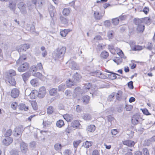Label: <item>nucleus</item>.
Instances as JSON below:
<instances>
[{
    "label": "nucleus",
    "instance_id": "nucleus-1",
    "mask_svg": "<svg viewBox=\"0 0 155 155\" xmlns=\"http://www.w3.org/2000/svg\"><path fill=\"white\" fill-rule=\"evenodd\" d=\"M66 48L65 47H62L58 48L54 52L53 56L56 59L63 58L66 52Z\"/></svg>",
    "mask_w": 155,
    "mask_h": 155
},
{
    "label": "nucleus",
    "instance_id": "nucleus-2",
    "mask_svg": "<svg viewBox=\"0 0 155 155\" xmlns=\"http://www.w3.org/2000/svg\"><path fill=\"white\" fill-rule=\"evenodd\" d=\"M91 87V84L90 83H86L85 84L84 86L83 87V89H81L79 87H76L74 89V92L76 94H85L89 91Z\"/></svg>",
    "mask_w": 155,
    "mask_h": 155
},
{
    "label": "nucleus",
    "instance_id": "nucleus-3",
    "mask_svg": "<svg viewBox=\"0 0 155 155\" xmlns=\"http://www.w3.org/2000/svg\"><path fill=\"white\" fill-rule=\"evenodd\" d=\"M19 66L18 68V71L21 72H24L27 71L29 69L30 66L28 63L26 62L22 63H17Z\"/></svg>",
    "mask_w": 155,
    "mask_h": 155
},
{
    "label": "nucleus",
    "instance_id": "nucleus-4",
    "mask_svg": "<svg viewBox=\"0 0 155 155\" xmlns=\"http://www.w3.org/2000/svg\"><path fill=\"white\" fill-rule=\"evenodd\" d=\"M23 131V127L21 125L16 127L14 129V135L15 137L21 136Z\"/></svg>",
    "mask_w": 155,
    "mask_h": 155
},
{
    "label": "nucleus",
    "instance_id": "nucleus-5",
    "mask_svg": "<svg viewBox=\"0 0 155 155\" xmlns=\"http://www.w3.org/2000/svg\"><path fill=\"white\" fill-rule=\"evenodd\" d=\"M90 74L92 76H96L101 78H105V76L104 75L98 70L91 72Z\"/></svg>",
    "mask_w": 155,
    "mask_h": 155
},
{
    "label": "nucleus",
    "instance_id": "nucleus-6",
    "mask_svg": "<svg viewBox=\"0 0 155 155\" xmlns=\"http://www.w3.org/2000/svg\"><path fill=\"white\" fill-rule=\"evenodd\" d=\"M46 93L45 88L44 87H42L39 89L37 96L39 97L42 98L44 97Z\"/></svg>",
    "mask_w": 155,
    "mask_h": 155
},
{
    "label": "nucleus",
    "instance_id": "nucleus-7",
    "mask_svg": "<svg viewBox=\"0 0 155 155\" xmlns=\"http://www.w3.org/2000/svg\"><path fill=\"white\" fill-rule=\"evenodd\" d=\"M140 119V116L138 114H136L134 115L133 116L131 120L132 124L134 125L137 124L139 123V120Z\"/></svg>",
    "mask_w": 155,
    "mask_h": 155
},
{
    "label": "nucleus",
    "instance_id": "nucleus-8",
    "mask_svg": "<svg viewBox=\"0 0 155 155\" xmlns=\"http://www.w3.org/2000/svg\"><path fill=\"white\" fill-rule=\"evenodd\" d=\"M16 75V71L12 69H10L6 72V78H13Z\"/></svg>",
    "mask_w": 155,
    "mask_h": 155
},
{
    "label": "nucleus",
    "instance_id": "nucleus-9",
    "mask_svg": "<svg viewBox=\"0 0 155 155\" xmlns=\"http://www.w3.org/2000/svg\"><path fill=\"white\" fill-rule=\"evenodd\" d=\"M18 6L21 13L23 14H25L27 12L25 8L26 5L23 2H21L20 3Z\"/></svg>",
    "mask_w": 155,
    "mask_h": 155
},
{
    "label": "nucleus",
    "instance_id": "nucleus-10",
    "mask_svg": "<svg viewBox=\"0 0 155 155\" xmlns=\"http://www.w3.org/2000/svg\"><path fill=\"white\" fill-rule=\"evenodd\" d=\"M19 94V91L17 88H14L12 90L11 96L13 98H15L18 97Z\"/></svg>",
    "mask_w": 155,
    "mask_h": 155
},
{
    "label": "nucleus",
    "instance_id": "nucleus-11",
    "mask_svg": "<svg viewBox=\"0 0 155 155\" xmlns=\"http://www.w3.org/2000/svg\"><path fill=\"white\" fill-rule=\"evenodd\" d=\"M20 148L21 151L22 153H25L28 150V146L27 144L24 142L20 143Z\"/></svg>",
    "mask_w": 155,
    "mask_h": 155
},
{
    "label": "nucleus",
    "instance_id": "nucleus-12",
    "mask_svg": "<svg viewBox=\"0 0 155 155\" xmlns=\"http://www.w3.org/2000/svg\"><path fill=\"white\" fill-rule=\"evenodd\" d=\"M13 140V139L11 137H6L3 140L2 143L3 144L6 146H8L12 143Z\"/></svg>",
    "mask_w": 155,
    "mask_h": 155
},
{
    "label": "nucleus",
    "instance_id": "nucleus-13",
    "mask_svg": "<svg viewBox=\"0 0 155 155\" xmlns=\"http://www.w3.org/2000/svg\"><path fill=\"white\" fill-rule=\"evenodd\" d=\"M104 12L102 15L101 14H100L98 12L94 11V17L96 20H100L102 18Z\"/></svg>",
    "mask_w": 155,
    "mask_h": 155
},
{
    "label": "nucleus",
    "instance_id": "nucleus-14",
    "mask_svg": "<svg viewBox=\"0 0 155 155\" xmlns=\"http://www.w3.org/2000/svg\"><path fill=\"white\" fill-rule=\"evenodd\" d=\"M69 67L72 70H78L79 67L77 64L74 61H68Z\"/></svg>",
    "mask_w": 155,
    "mask_h": 155
},
{
    "label": "nucleus",
    "instance_id": "nucleus-15",
    "mask_svg": "<svg viewBox=\"0 0 155 155\" xmlns=\"http://www.w3.org/2000/svg\"><path fill=\"white\" fill-rule=\"evenodd\" d=\"M30 45L28 44H25L20 45L19 46L20 51H25L26 50L29 49Z\"/></svg>",
    "mask_w": 155,
    "mask_h": 155
},
{
    "label": "nucleus",
    "instance_id": "nucleus-16",
    "mask_svg": "<svg viewBox=\"0 0 155 155\" xmlns=\"http://www.w3.org/2000/svg\"><path fill=\"white\" fill-rule=\"evenodd\" d=\"M81 78V76L76 72L73 76L72 81L75 83L76 82L79 81Z\"/></svg>",
    "mask_w": 155,
    "mask_h": 155
},
{
    "label": "nucleus",
    "instance_id": "nucleus-17",
    "mask_svg": "<svg viewBox=\"0 0 155 155\" xmlns=\"http://www.w3.org/2000/svg\"><path fill=\"white\" fill-rule=\"evenodd\" d=\"M5 80L12 86H15L16 84V82L13 77L6 78Z\"/></svg>",
    "mask_w": 155,
    "mask_h": 155
},
{
    "label": "nucleus",
    "instance_id": "nucleus-18",
    "mask_svg": "<svg viewBox=\"0 0 155 155\" xmlns=\"http://www.w3.org/2000/svg\"><path fill=\"white\" fill-rule=\"evenodd\" d=\"M27 58L26 55L25 54H22L20 56L18 59L17 61V63H20L24 62L23 60H26Z\"/></svg>",
    "mask_w": 155,
    "mask_h": 155
},
{
    "label": "nucleus",
    "instance_id": "nucleus-19",
    "mask_svg": "<svg viewBox=\"0 0 155 155\" xmlns=\"http://www.w3.org/2000/svg\"><path fill=\"white\" fill-rule=\"evenodd\" d=\"M123 144L128 146L132 147L134 146L135 143L133 141L131 140H127L123 142Z\"/></svg>",
    "mask_w": 155,
    "mask_h": 155
},
{
    "label": "nucleus",
    "instance_id": "nucleus-20",
    "mask_svg": "<svg viewBox=\"0 0 155 155\" xmlns=\"http://www.w3.org/2000/svg\"><path fill=\"white\" fill-rule=\"evenodd\" d=\"M32 0V2L33 4L36 5V7L40 8L42 5V3L41 1L38 0Z\"/></svg>",
    "mask_w": 155,
    "mask_h": 155
},
{
    "label": "nucleus",
    "instance_id": "nucleus-21",
    "mask_svg": "<svg viewBox=\"0 0 155 155\" xmlns=\"http://www.w3.org/2000/svg\"><path fill=\"white\" fill-rule=\"evenodd\" d=\"M71 12V9L65 8H64L62 12L63 15L65 17L68 16Z\"/></svg>",
    "mask_w": 155,
    "mask_h": 155
},
{
    "label": "nucleus",
    "instance_id": "nucleus-22",
    "mask_svg": "<svg viewBox=\"0 0 155 155\" xmlns=\"http://www.w3.org/2000/svg\"><path fill=\"white\" fill-rule=\"evenodd\" d=\"M90 97L88 95L84 96L81 98V100L84 104H87L90 101Z\"/></svg>",
    "mask_w": 155,
    "mask_h": 155
},
{
    "label": "nucleus",
    "instance_id": "nucleus-23",
    "mask_svg": "<svg viewBox=\"0 0 155 155\" xmlns=\"http://www.w3.org/2000/svg\"><path fill=\"white\" fill-rule=\"evenodd\" d=\"M95 129L96 127L94 125H91L87 126L86 130L87 132H93L95 131Z\"/></svg>",
    "mask_w": 155,
    "mask_h": 155
},
{
    "label": "nucleus",
    "instance_id": "nucleus-24",
    "mask_svg": "<svg viewBox=\"0 0 155 155\" xmlns=\"http://www.w3.org/2000/svg\"><path fill=\"white\" fill-rule=\"evenodd\" d=\"M92 144V142L89 141L87 140L83 143L82 146H84L86 148H88L90 147H91Z\"/></svg>",
    "mask_w": 155,
    "mask_h": 155
},
{
    "label": "nucleus",
    "instance_id": "nucleus-25",
    "mask_svg": "<svg viewBox=\"0 0 155 155\" xmlns=\"http://www.w3.org/2000/svg\"><path fill=\"white\" fill-rule=\"evenodd\" d=\"M60 20L61 22L64 24H67L68 22V19L66 18H65L63 15H61L60 17Z\"/></svg>",
    "mask_w": 155,
    "mask_h": 155
},
{
    "label": "nucleus",
    "instance_id": "nucleus-26",
    "mask_svg": "<svg viewBox=\"0 0 155 155\" xmlns=\"http://www.w3.org/2000/svg\"><path fill=\"white\" fill-rule=\"evenodd\" d=\"M109 55L108 53L105 51H104L101 53L100 56L101 58L105 59H107Z\"/></svg>",
    "mask_w": 155,
    "mask_h": 155
},
{
    "label": "nucleus",
    "instance_id": "nucleus-27",
    "mask_svg": "<svg viewBox=\"0 0 155 155\" xmlns=\"http://www.w3.org/2000/svg\"><path fill=\"white\" fill-rule=\"evenodd\" d=\"M21 76L23 81L25 82L29 78L30 74L28 72H26L23 74Z\"/></svg>",
    "mask_w": 155,
    "mask_h": 155
},
{
    "label": "nucleus",
    "instance_id": "nucleus-28",
    "mask_svg": "<svg viewBox=\"0 0 155 155\" xmlns=\"http://www.w3.org/2000/svg\"><path fill=\"white\" fill-rule=\"evenodd\" d=\"M33 76L39 78L41 80H43L44 78V76L38 72L34 74Z\"/></svg>",
    "mask_w": 155,
    "mask_h": 155
},
{
    "label": "nucleus",
    "instance_id": "nucleus-29",
    "mask_svg": "<svg viewBox=\"0 0 155 155\" xmlns=\"http://www.w3.org/2000/svg\"><path fill=\"white\" fill-rule=\"evenodd\" d=\"M123 92L121 91H119L117 93L116 96L117 99L119 101H120L122 98Z\"/></svg>",
    "mask_w": 155,
    "mask_h": 155
},
{
    "label": "nucleus",
    "instance_id": "nucleus-30",
    "mask_svg": "<svg viewBox=\"0 0 155 155\" xmlns=\"http://www.w3.org/2000/svg\"><path fill=\"white\" fill-rule=\"evenodd\" d=\"M63 117L68 122L70 121L73 119L72 116L68 114L64 115Z\"/></svg>",
    "mask_w": 155,
    "mask_h": 155
},
{
    "label": "nucleus",
    "instance_id": "nucleus-31",
    "mask_svg": "<svg viewBox=\"0 0 155 155\" xmlns=\"http://www.w3.org/2000/svg\"><path fill=\"white\" fill-rule=\"evenodd\" d=\"M19 109L21 110L27 111L28 109V106H26L25 104L21 103L20 104Z\"/></svg>",
    "mask_w": 155,
    "mask_h": 155
},
{
    "label": "nucleus",
    "instance_id": "nucleus-32",
    "mask_svg": "<svg viewBox=\"0 0 155 155\" xmlns=\"http://www.w3.org/2000/svg\"><path fill=\"white\" fill-rule=\"evenodd\" d=\"M66 85L68 87H70L74 85L75 83L72 80L70 79H69L68 81H66Z\"/></svg>",
    "mask_w": 155,
    "mask_h": 155
},
{
    "label": "nucleus",
    "instance_id": "nucleus-33",
    "mask_svg": "<svg viewBox=\"0 0 155 155\" xmlns=\"http://www.w3.org/2000/svg\"><path fill=\"white\" fill-rule=\"evenodd\" d=\"M64 125V121L61 120H60L56 123V126L59 127H61Z\"/></svg>",
    "mask_w": 155,
    "mask_h": 155
},
{
    "label": "nucleus",
    "instance_id": "nucleus-34",
    "mask_svg": "<svg viewBox=\"0 0 155 155\" xmlns=\"http://www.w3.org/2000/svg\"><path fill=\"white\" fill-rule=\"evenodd\" d=\"M37 95V92L36 91H33L30 94V96L31 98L34 99L35 98Z\"/></svg>",
    "mask_w": 155,
    "mask_h": 155
},
{
    "label": "nucleus",
    "instance_id": "nucleus-35",
    "mask_svg": "<svg viewBox=\"0 0 155 155\" xmlns=\"http://www.w3.org/2000/svg\"><path fill=\"white\" fill-rule=\"evenodd\" d=\"M143 21L142 19H135L134 20V23L136 25L138 26L140 25H142V24L143 23Z\"/></svg>",
    "mask_w": 155,
    "mask_h": 155
},
{
    "label": "nucleus",
    "instance_id": "nucleus-36",
    "mask_svg": "<svg viewBox=\"0 0 155 155\" xmlns=\"http://www.w3.org/2000/svg\"><path fill=\"white\" fill-rule=\"evenodd\" d=\"M57 92V89L53 88L51 89L49 91L50 95L51 96L55 95Z\"/></svg>",
    "mask_w": 155,
    "mask_h": 155
},
{
    "label": "nucleus",
    "instance_id": "nucleus-37",
    "mask_svg": "<svg viewBox=\"0 0 155 155\" xmlns=\"http://www.w3.org/2000/svg\"><path fill=\"white\" fill-rule=\"evenodd\" d=\"M137 29L140 32H143L144 29V26L143 25H140L137 26Z\"/></svg>",
    "mask_w": 155,
    "mask_h": 155
},
{
    "label": "nucleus",
    "instance_id": "nucleus-38",
    "mask_svg": "<svg viewBox=\"0 0 155 155\" xmlns=\"http://www.w3.org/2000/svg\"><path fill=\"white\" fill-rule=\"evenodd\" d=\"M54 110V109L53 107L52 106H50L47 109V112L48 114H51L53 112Z\"/></svg>",
    "mask_w": 155,
    "mask_h": 155
},
{
    "label": "nucleus",
    "instance_id": "nucleus-39",
    "mask_svg": "<svg viewBox=\"0 0 155 155\" xmlns=\"http://www.w3.org/2000/svg\"><path fill=\"white\" fill-rule=\"evenodd\" d=\"M66 86L64 84H62L58 87V90L59 91H63L65 89Z\"/></svg>",
    "mask_w": 155,
    "mask_h": 155
},
{
    "label": "nucleus",
    "instance_id": "nucleus-40",
    "mask_svg": "<svg viewBox=\"0 0 155 155\" xmlns=\"http://www.w3.org/2000/svg\"><path fill=\"white\" fill-rule=\"evenodd\" d=\"M83 119L85 120H90L91 119V116L90 115L86 114L83 116Z\"/></svg>",
    "mask_w": 155,
    "mask_h": 155
},
{
    "label": "nucleus",
    "instance_id": "nucleus-41",
    "mask_svg": "<svg viewBox=\"0 0 155 155\" xmlns=\"http://www.w3.org/2000/svg\"><path fill=\"white\" fill-rule=\"evenodd\" d=\"M143 22L144 23L147 25H149L150 23V18L148 17H146L144 18H143Z\"/></svg>",
    "mask_w": 155,
    "mask_h": 155
},
{
    "label": "nucleus",
    "instance_id": "nucleus-42",
    "mask_svg": "<svg viewBox=\"0 0 155 155\" xmlns=\"http://www.w3.org/2000/svg\"><path fill=\"white\" fill-rule=\"evenodd\" d=\"M119 19L118 18H116L112 19L113 24L114 25H117L119 23Z\"/></svg>",
    "mask_w": 155,
    "mask_h": 155
},
{
    "label": "nucleus",
    "instance_id": "nucleus-43",
    "mask_svg": "<svg viewBox=\"0 0 155 155\" xmlns=\"http://www.w3.org/2000/svg\"><path fill=\"white\" fill-rule=\"evenodd\" d=\"M31 104L33 109L34 110H37V103L35 101H33L31 102Z\"/></svg>",
    "mask_w": 155,
    "mask_h": 155
},
{
    "label": "nucleus",
    "instance_id": "nucleus-44",
    "mask_svg": "<svg viewBox=\"0 0 155 155\" xmlns=\"http://www.w3.org/2000/svg\"><path fill=\"white\" fill-rule=\"evenodd\" d=\"M71 153V151L68 149L65 150L63 152L64 155H70Z\"/></svg>",
    "mask_w": 155,
    "mask_h": 155
},
{
    "label": "nucleus",
    "instance_id": "nucleus-45",
    "mask_svg": "<svg viewBox=\"0 0 155 155\" xmlns=\"http://www.w3.org/2000/svg\"><path fill=\"white\" fill-rule=\"evenodd\" d=\"M142 49V46L138 45H135L133 48V50L134 51L141 50Z\"/></svg>",
    "mask_w": 155,
    "mask_h": 155
},
{
    "label": "nucleus",
    "instance_id": "nucleus-46",
    "mask_svg": "<svg viewBox=\"0 0 155 155\" xmlns=\"http://www.w3.org/2000/svg\"><path fill=\"white\" fill-rule=\"evenodd\" d=\"M68 31L67 30L64 29L63 31H60V34L61 35L62 37H65L68 34Z\"/></svg>",
    "mask_w": 155,
    "mask_h": 155
},
{
    "label": "nucleus",
    "instance_id": "nucleus-47",
    "mask_svg": "<svg viewBox=\"0 0 155 155\" xmlns=\"http://www.w3.org/2000/svg\"><path fill=\"white\" fill-rule=\"evenodd\" d=\"M30 83L33 86L35 87L37 85V81L36 79H33L31 81Z\"/></svg>",
    "mask_w": 155,
    "mask_h": 155
},
{
    "label": "nucleus",
    "instance_id": "nucleus-48",
    "mask_svg": "<svg viewBox=\"0 0 155 155\" xmlns=\"http://www.w3.org/2000/svg\"><path fill=\"white\" fill-rule=\"evenodd\" d=\"M12 133V130L11 129H9L7 130L5 134V137H8L11 135Z\"/></svg>",
    "mask_w": 155,
    "mask_h": 155
},
{
    "label": "nucleus",
    "instance_id": "nucleus-49",
    "mask_svg": "<svg viewBox=\"0 0 155 155\" xmlns=\"http://www.w3.org/2000/svg\"><path fill=\"white\" fill-rule=\"evenodd\" d=\"M36 143L34 141L31 142L30 143V147L34 149L35 147Z\"/></svg>",
    "mask_w": 155,
    "mask_h": 155
},
{
    "label": "nucleus",
    "instance_id": "nucleus-50",
    "mask_svg": "<svg viewBox=\"0 0 155 155\" xmlns=\"http://www.w3.org/2000/svg\"><path fill=\"white\" fill-rule=\"evenodd\" d=\"M61 144L56 143L54 145V148L57 150H60L61 148Z\"/></svg>",
    "mask_w": 155,
    "mask_h": 155
},
{
    "label": "nucleus",
    "instance_id": "nucleus-51",
    "mask_svg": "<svg viewBox=\"0 0 155 155\" xmlns=\"http://www.w3.org/2000/svg\"><path fill=\"white\" fill-rule=\"evenodd\" d=\"M119 19L120 21H123L125 20L127 18V16L125 15H123L122 14L121 15L119 16Z\"/></svg>",
    "mask_w": 155,
    "mask_h": 155
},
{
    "label": "nucleus",
    "instance_id": "nucleus-52",
    "mask_svg": "<svg viewBox=\"0 0 155 155\" xmlns=\"http://www.w3.org/2000/svg\"><path fill=\"white\" fill-rule=\"evenodd\" d=\"M143 114L146 115H150V114L148 112V110L146 108H144L143 109H141Z\"/></svg>",
    "mask_w": 155,
    "mask_h": 155
},
{
    "label": "nucleus",
    "instance_id": "nucleus-53",
    "mask_svg": "<svg viewBox=\"0 0 155 155\" xmlns=\"http://www.w3.org/2000/svg\"><path fill=\"white\" fill-rule=\"evenodd\" d=\"M125 108L126 109V110L127 111H130L132 110L133 108V106L131 105H126V106L125 107Z\"/></svg>",
    "mask_w": 155,
    "mask_h": 155
},
{
    "label": "nucleus",
    "instance_id": "nucleus-54",
    "mask_svg": "<svg viewBox=\"0 0 155 155\" xmlns=\"http://www.w3.org/2000/svg\"><path fill=\"white\" fill-rule=\"evenodd\" d=\"M153 47V45L151 43H148L147 47V49L151 50H152Z\"/></svg>",
    "mask_w": 155,
    "mask_h": 155
},
{
    "label": "nucleus",
    "instance_id": "nucleus-55",
    "mask_svg": "<svg viewBox=\"0 0 155 155\" xmlns=\"http://www.w3.org/2000/svg\"><path fill=\"white\" fill-rule=\"evenodd\" d=\"M128 87L130 89H133L134 88V86L133 85V82L132 81H131L128 83Z\"/></svg>",
    "mask_w": 155,
    "mask_h": 155
},
{
    "label": "nucleus",
    "instance_id": "nucleus-56",
    "mask_svg": "<svg viewBox=\"0 0 155 155\" xmlns=\"http://www.w3.org/2000/svg\"><path fill=\"white\" fill-rule=\"evenodd\" d=\"M144 155H149L148 150L147 148H144L143 150Z\"/></svg>",
    "mask_w": 155,
    "mask_h": 155
},
{
    "label": "nucleus",
    "instance_id": "nucleus-57",
    "mask_svg": "<svg viewBox=\"0 0 155 155\" xmlns=\"http://www.w3.org/2000/svg\"><path fill=\"white\" fill-rule=\"evenodd\" d=\"M119 55L121 58L124 59H125L126 58V57L124 56L123 52L121 50H120V51L119 52Z\"/></svg>",
    "mask_w": 155,
    "mask_h": 155
},
{
    "label": "nucleus",
    "instance_id": "nucleus-58",
    "mask_svg": "<svg viewBox=\"0 0 155 155\" xmlns=\"http://www.w3.org/2000/svg\"><path fill=\"white\" fill-rule=\"evenodd\" d=\"M119 55L121 58L124 59H125L126 58V57L124 56L123 52L121 50H120V51L119 52Z\"/></svg>",
    "mask_w": 155,
    "mask_h": 155
},
{
    "label": "nucleus",
    "instance_id": "nucleus-59",
    "mask_svg": "<svg viewBox=\"0 0 155 155\" xmlns=\"http://www.w3.org/2000/svg\"><path fill=\"white\" fill-rule=\"evenodd\" d=\"M80 143L81 140H80L78 141H74L73 143L74 147L77 148Z\"/></svg>",
    "mask_w": 155,
    "mask_h": 155
},
{
    "label": "nucleus",
    "instance_id": "nucleus-60",
    "mask_svg": "<svg viewBox=\"0 0 155 155\" xmlns=\"http://www.w3.org/2000/svg\"><path fill=\"white\" fill-rule=\"evenodd\" d=\"M37 69H38L39 70H41L43 69L42 65L41 63H39L37 64Z\"/></svg>",
    "mask_w": 155,
    "mask_h": 155
},
{
    "label": "nucleus",
    "instance_id": "nucleus-61",
    "mask_svg": "<svg viewBox=\"0 0 155 155\" xmlns=\"http://www.w3.org/2000/svg\"><path fill=\"white\" fill-rule=\"evenodd\" d=\"M92 155H100V151L97 150H93Z\"/></svg>",
    "mask_w": 155,
    "mask_h": 155
},
{
    "label": "nucleus",
    "instance_id": "nucleus-62",
    "mask_svg": "<svg viewBox=\"0 0 155 155\" xmlns=\"http://www.w3.org/2000/svg\"><path fill=\"white\" fill-rule=\"evenodd\" d=\"M104 25L106 27H109L110 25V21L109 20H106L104 22Z\"/></svg>",
    "mask_w": 155,
    "mask_h": 155
},
{
    "label": "nucleus",
    "instance_id": "nucleus-63",
    "mask_svg": "<svg viewBox=\"0 0 155 155\" xmlns=\"http://www.w3.org/2000/svg\"><path fill=\"white\" fill-rule=\"evenodd\" d=\"M149 11V8L148 7H145L143 9V12L145 14H147Z\"/></svg>",
    "mask_w": 155,
    "mask_h": 155
},
{
    "label": "nucleus",
    "instance_id": "nucleus-64",
    "mask_svg": "<svg viewBox=\"0 0 155 155\" xmlns=\"http://www.w3.org/2000/svg\"><path fill=\"white\" fill-rule=\"evenodd\" d=\"M152 143V142L150 141V140L149 139L145 141V144L147 146L150 145V144H151Z\"/></svg>",
    "mask_w": 155,
    "mask_h": 155
}]
</instances>
